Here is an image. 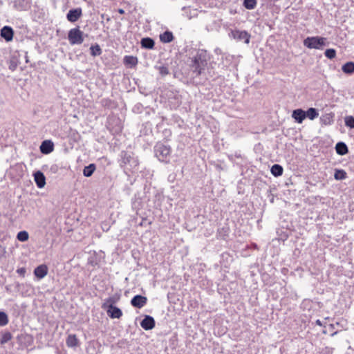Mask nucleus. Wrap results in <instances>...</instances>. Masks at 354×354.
Returning <instances> with one entry per match:
<instances>
[{
    "label": "nucleus",
    "mask_w": 354,
    "mask_h": 354,
    "mask_svg": "<svg viewBox=\"0 0 354 354\" xmlns=\"http://www.w3.org/2000/svg\"><path fill=\"white\" fill-rule=\"evenodd\" d=\"M305 114L306 118L312 120L317 118L319 115L317 110L315 108H309L306 111H305Z\"/></svg>",
    "instance_id": "obj_27"
},
{
    "label": "nucleus",
    "mask_w": 354,
    "mask_h": 354,
    "mask_svg": "<svg viewBox=\"0 0 354 354\" xmlns=\"http://www.w3.org/2000/svg\"><path fill=\"white\" fill-rule=\"evenodd\" d=\"M155 324L156 322L153 317L150 315H145L140 322V326L143 329L149 330L155 327Z\"/></svg>",
    "instance_id": "obj_10"
},
{
    "label": "nucleus",
    "mask_w": 354,
    "mask_h": 354,
    "mask_svg": "<svg viewBox=\"0 0 354 354\" xmlns=\"http://www.w3.org/2000/svg\"><path fill=\"white\" fill-rule=\"evenodd\" d=\"M106 310L108 315L112 319H114V318L119 319L122 316V310L119 308H118L115 306L113 307H111L109 308H107Z\"/></svg>",
    "instance_id": "obj_17"
},
{
    "label": "nucleus",
    "mask_w": 354,
    "mask_h": 354,
    "mask_svg": "<svg viewBox=\"0 0 354 354\" xmlns=\"http://www.w3.org/2000/svg\"><path fill=\"white\" fill-rule=\"evenodd\" d=\"M315 324L317 325H318V326H322V322L319 319H317L316 322H315Z\"/></svg>",
    "instance_id": "obj_40"
},
{
    "label": "nucleus",
    "mask_w": 354,
    "mask_h": 354,
    "mask_svg": "<svg viewBox=\"0 0 354 354\" xmlns=\"http://www.w3.org/2000/svg\"><path fill=\"white\" fill-rule=\"evenodd\" d=\"M335 150L337 154L344 156L348 152L347 145L343 142H339L336 144Z\"/></svg>",
    "instance_id": "obj_18"
},
{
    "label": "nucleus",
    "mask_w": 354,
    "mask_h": 354,
    "mask_svg": "<svg viewBox=\"0 0 354 354\" xmlns=\"http://www.w3.org/2000/svg\"><path fill=\"white\" fill-rule=\"evenodd\" d=\"M118 12L121 15L124 13V10L122 8L118 9Z\"/></svg>",
    "instance_id": "obj_41"
},
{
    "label": "nucleus",
    "mask_w": 354,
    "mask_h": 354,
    "mask_svg": "<svg viewBox=\"0 0 354 354\" xmlns=\"http://www.w3.org/2000/svg\"><path fill=\"white\" fill-rule=\"evenodd\" d=\"M208 55L207 50L198 49L194 57L192 58L190 67L191 77L192 79H196L203 76V79L207 80L205 75V67L207 65Z\"/></svg>",
    "instance_id": "obj_1"
},
{
    "label": "nucleus",
    "mask_w": 354,
    "mask_h": 354,
    "mask_svg": "<svg viewBox=\"0 0 354 354\" xmlns=\"http://www.w3.org/2000/svg\"><path fill=\"white\" fill-rule=\"evenodd\" d=\"M334 178L337 180H344L347 178V174L344 169H335Z\"/></svg>",
    "instance_id": "obj_28"
},
{
    "label": "nucleus",
    "mask_w": 354,
    "mask_h": 354,
    "mask_svg": "<svg viewBox=\"0 0 354 354\" xmlns=\"http://www.w3.org/2000/svg\"><path fill=\"white\" fill-rule=\"evenodd\" d=\"M66 343L68 347L73 348L78 345L79 340L75 335H69L66 339Z\"/></svg>",
    "instance_id": "obj_22"
},
{
    "label": "nucleus",
    "mask_w": 354,
    "mask_h": 354,
    "mask_svg": "<svg viewBox=\"0 0 354 354\" xmlns=\"http://www.w3.org/2000/svg\"><path fill=\"white\" fill-rule=\"evenodd\" d=\"M39 149L43 154H48L54 150V144L51 140H46L41 142Z\"/></svg>",
    "instance_id": "obj_12"
},
{
    "label": "nucleus",
    "mask_w": 354,
    "mask_h": 354,
    "mask_svg": "<svg viewBox=\"0 0 354 354\" xmlns=\"http://www.w3.org/2000/svg\"><path fill=\"white\" fill-rule=\"evenodd\" d=\"M68 39L71 45H79L83 43L84 32L79 27L72 28L68 33Z\"/></svg>",
    "instance_id": "obj_5"
},
{
    "label": "nucleus",
    "mask_w": 354,
    "mask_h": 354,
    "mask_svg": "<svg viewBox=\"0 0 354 354\" xmlns=\"http://www.w3.org/2000/svg\"><path fill=\"white\" fill-rule=\"evenodd\" d=\"M158 68L160 74L162 76H165L169 73V68L167 66H159Z\"/></svg>",
    "instance_id": "obj_35"
},
{
    "label": "nucleus",
    "mask_w": 354,
    "mask_h": 354,
    "mask_svg": "<svg viewBox=\"0 0 354 354\" xmlns=\"http://www.w3.org/2000/svg\"><path fill=\"white\" fill-rule=\"evenodd\" d=\"M120 167H124L129 165L132 169H135L138 166V160L131 153L122 151L120 153Z\"/></svg>",
    "instance_id": "obj_4"
},
{
    "label": "nucleus",
    "mask_w": 354,
    "mask_h": 354,
    "mask_svg": "<svg viewBox=\"0 0 354 354\" xmlns=\"http://www.w3.org/2000/svg\"><path fill=\"white\" fill-rule=\"evenodd\" d=\"M345 125L351 129H354V117L353 116H346L344 118Z\"/></svg>",
    "instance_id": "obj_33"
},
{
    "label": "nucleus",
    "mask_w": 354,
    "mask_h": 354,
    "mask_svg": "<svg viewBox=\"0 0 354 354\" xmlns=\"http://www.w3.org/2000/svg\"><path fill=\"white\" fill-rule=\"evenodd\" d=\"M173 33L170 31H165L160 35V39L163 43H169L174 40Z\"/></svg>",
    "instance_id": "obj_21"
},
{
    "label": "nucleus",
    "mask_w": 354,
    "mask_h": 354,
    "mask_svg": "<svg viewBox=\"0 0 354 354\" xmlns=\"http://www.w3.org/2000/svg\"><path fill=\"white\" fill-rule=\"evenodd\" d=\"M12 336L10 332H4L1 334V338L0 339V344H4L12 339Z\"/></svg>",
    "instance_id": "obj_29"
},
{
    "label": "nucleus",
    "mask_w": 354,
    "mask_h": 354,
    "mask_svg": "<svg viewBox=\"0 0 354 354\" xmlns=\"http://www.w3.org/2000/svg\"><path fill=\"white\" fill-rule=\"evenodd\" d=\"M270 171L274 176L279 177L283 174V169L280 165L274 164L272 166Z\"/></svg>",
    "instance_id": "obj_25"
},
{
    "label": "nucleus",
    "mask_w": 354,
    "mask_h": 354,
    "mask_svg": "<svg viewBox=\"0 0 354 354\" xmlns=\"http://www.w3.org/2000/svg\"><path fill=\"white\" fill-rule=\"evenodd\" d=\"M124 64L131 67L135 66L138 64V59L136 57L126 55L124 57Z\"/></svg>",
    "instance_id": "obj_23"
},
{
    "label": "nucleus",
    "mask_w": 354,
    "mask_h": 354,
    "mask_svg": "<svg viewBox=\"0 0 354 354\" xmlns=\"http://www.w3.org/2000/svg\"><path fill=\"white\" fill-rule=\"evenodd\" d=\"M229 36L237 41L243 40L247 44L250 43V35L245 30H232Z\"/></svg>",
    "instance_id": "obj_6"
},
{
    "label": "nucleus",
    "mask_w": 354,
    "mask_h": 354,
    "mask_svg": "<svg viewBox=\"0 0 354 354\" xmlns=\"http://www.w3.org/2000/svg\"><path fill=\"white\" fill-rule=\"evenodd\" d=\"M153 149L156 157L160 162H167L169 161L171 152L169 145H166L162 142H157Z\"/></svg>",
    "instance_id": "obj_2"
},
{
    "label": "nucleus",
    "mask_w": 354,
    "mask_h": 354,
    "mask_svg": "<svg viewBox=\"0 0 354 354\" xmlns=\"http://www.w3.org/2000/svg\"><path fill=\"white\" fill-rule=\"evenodd\" d=\"M47 273L48 267L44 264L37 266L34 270L35 275L39 279L46 277Z\"/></svg>",
    "instance_id": "obj_16"
},
{
    "label": "nucleus",
    "mask_w": 354,
    "mask_h": 354,
    "mask_svg": "<svg viewBox=\"0 0 354 354\" xmlns=\"http://www.w3.org/2000/svg\"><path fill=\"white\" fill-rule=\"evenodd\" d=\"M324 55L327 58L331 59L335 57L336 51L333 48H328L326 50V51L324 52Z\"/></svg>",
    "instance_id": "obj_34"
},
{
    "label": "nucleus",
    "mask_w": 354,
    "mask_h": 354,
    "mask_svg": "<svg viewBox=\"0 0 354 354\" xmlns=\"http://www.w3.org/2000/svg\"><path fill=\"white\" fill-rule=\"evenodd\" d=\"M257 0H244L243 6L246 9L252 10L257 6Z\"/></svg>",
    "instance_id": "obj_30"
},
{
    "label": "nucleus",
    "mask_w": 354,
    "mask_h": 354,
    "mask_svg": "<svg viewBox=\"0 0 354 354\" xmlns=\"http://www.w3.org/2000/svg\"><path fill=\"white\" fill-rule=\"evenodd\" d=\"M337 333V331H335L331 334V336H334Z\"/></svg>",
    "instance_id": "obj_44"
},
{
    "label": "nucleus",
    "mask_w": 354,
    "mask_h": 354,
    "mask_svg": "<svg viewBox=\"0 0 354 354\" xmlns=\"http://www.w3.org/2000/svg\"><path fill=\"white\" fill-rule=\"evenodd\" d=\"M0 35L6 41H10L13 39L14 31L10 26H5L1 28Z\"/></svg>",
    "instance_id": "obj_11"
},
{
    "label": "nucleus",
    "mask_w": 354,
    "mask_h": 354,
    "mask_svg": "<svg viewBox=\"0 0 354 354\" xmlns=\"http://www.w3.org/2000/svg\"><path fill=\"white\" fill-rule=\"evenodd\" d=\"M102 53V48L100 45L95 43L93 45H91L90 47V54L93 57L100 56Z\"/></svg>",
    "instance_id": "obj_26"
},
{
    "label": "nucleus",
    "mask_w": 354,
    "mask_h": 354,
    "mask_svg": "<svg viewBox=\"0 0 354 354\" xmlns=\"http://www.w3.org/2000/svg\"><path fill=\"white\" fill-rule=\"evenodd\" d=\"M222 59L226 61L227 63L232 61L234 59V57L233 55H229V54H224L222 57Z\"/></svg>",
    "instance_id": "obj_36"
},
{
    "label": "nucleus",
    "mask_w": 354,
    "mask_h": 354,
    "mask_svg": "<svg viewBox=\"0 0 354 354\" xmlns=\"http://www.w3.org/2000/svg\"><path fill=\"white\" fill-rule=\"evenodd\" d=\"M292 117L297 123L301 124L306 118L305 111L301 109H295L292 111Z\"/></svg>",
    "instance_id": "obj_15"
},
{
    "label": "nucleus",
    "mask_w": 354,
    "mask_h": 354,
    "mask_svg": "<svg viewBox=\"0 0 354 354\" xmlns=\"http://www.w3.org/2000/svg\"><path fill=\"white\" fill-rule=\"evenodd\" d=\"M326 38L322 37H308L304 40V45L310 49H322L326 46Z\"/></svg>",
    "instance_id": "obj_3"
},
{
    "label": "nucleus",
    "mask_w": 354,
    "mask_h": 354,
    "mask_svg": "<svg viewBox=\"0 0 354 354\" xmlns=\"http://www.w3.org/2000/svg\"><path fill=\"white\" fill-rule=\"evenodd\" d=\"M17 273L20 274H24L25 272H26V269L24 268H19L17 270Z\"/></svg>",
    "instance_id": "obj_38"
},
{
    "label": "nucleus",
    "mask_w": 354,
    "mask_h": 354,
    "mask_svg": "<svg viewBox=\"0 0 354 354\" xmlns=\"http://www.w3.org/2000/svg\"><path fill=\"white\" fill-rule=\"evenodd\" d=\"M96 169V165L94 163H91L88 166H85L83 169V175L85 177L91 176Z\"/></svg>",
    "instance_id": "obj_20"
},
{
    "label": "nucleus",
    "mask_w": 354,
    "mask_h": 354,
    "mask_svg": "<svg viewBox=\"0 0 354 354\" xmlns=\"http://www.w3.org/2000/svg\"><path fill=\"white\" fill-rule=\"evenodd\" d=\"M119 299L120 296L118 295L109 297L104 300V302L102 305V308L104 309H107L111 307H113L114 306V304L119 301Z\"/></svg>",
    "instance_id": "obj_13"
},
{
    "label": "nucleus",
    "mask_w": 354,
    "mask_h": 354,
    "mask_svg": "<svg viewBox=\"0 0 354 354\" xmlns=\"http://www.w3.org/2000/svg\"><path fill=\"white\" fill-rule=\"evenodd\" d=\"M17 238L19 241L24 242L28 239L29 235L26 231H21L17 234Z\"/></svg>",
    "instance_id": "obj_32"
},
{
    "label": "nucleus",
    "mask_w": 354,
    "mask_h": 354,
    "mask_svg": "<svg viewBox=\"0 0 354 354\" xmlns=\"http://www.w3.org/2000/svg\"><path fill=\"white\" fill-rule=\"evenodd\" d=\"M221 231H223L225 233H227V231H228V230H227V229H225V227H223V228L221 230Z\"/></svg>",
    "instance_id": "obj_42"
},
{
    "label": "nucleus",
    "mask_w": 354,
    "mask_h": 354,
    "mask_svg": "<svg viewBox=\"0 0 354 354\" xmlns=\"http://www.w3.org/2000/svg\"><path fill=\"white\" fill-rule=\"evenodd\" d=\"M335 325L339 326V322H336L335 324H329V326H328L329 329L331 330H333L335 328H336Z\"/></svg>",
    "instance_id": "obj_37"
},
{
    "label": "nucleus",
    "mask_w": 354,
    "mask_h": 354,
    "mask_svg": "<svg viewBox=\"0 0 354 354\" xmlns=\"http://www.w3.org/2000/svg\"><path fill=\"white\" fill-rule=\"evenodd\" d=\"M57 169V165H53L51 167H50V170L53 171V172H55Z\"/></svg>",
    "instance_id": "obj_39"
},
{
    "label": "nucleus",
    "mask_w": 354,
    "mask_h": 354,
    "mask_svg": "<svg viewBox=\"0 0 354 354\" xmlns=\"http://www.w3.org/2000/svg\"><path fill=\"white\" fill-rule=\"evenodd\" d=\"M147 302V298L140 295H135L131 300V304L132 306L141 308L146 305Z\"/></svg>",
    "instance_id": "obj_8"
},
{
    "label": "nucleus",
    "mask_w": 354,
    "mask_h": 354,
    "mask_svg": "<svg viewBox=\"0 0 354 354\" xmlns=\"http://www.w3.org/2000/svg\"><path fill=\"white\" fill-rule=\"evenodd\" d=\"M82 15V10L81 8L71 9L66 15V19L68 21L74 23L77 21Z\"/></svg>",
    "instance_id": "obj_7"
},
{
    "label": "nucleus",
    "mask_w": 354,
    "mask_h": 354,
    "mask_svg": "<svg viewBox=\"0 0 354 354\" xmlns=\"http://www.w3.org/2000/svg\"><path fill=\"white\" fill-rule=\"evenodd\" d=\"M322 121H324V123L325 124H327L328 123L326 122V120H324V118H321Z\"/></svg>",
    "instance_id": "obj_43"
},
{
    "label": "nucleus",
    "mask_w": 354,
    "mask_h": 354,
    "mask_svg": "<svg viewBox=\"0 0 354 354\" xmlns=\"http://www.w3.org/2000/svg\"><path fill=\"white\" fill-rule=\"evenodd\" d=\"M34 178L37 186L39 188H43L46 185V178L44 174L40 171H37L34 174Z\"/></svg>",
    "instance_id": "obj_14"
},
{
    "label": "nucleus",
    "mask_w": 354,
    "mask_h": 354,
    "mask_svg": "<svg viewBox=\"0 0 354 354\" xmlns=\"http://www.w3.org/2000/svg\"><path fill=\"white\" fill-rule=\"evenodd\" d=\"M8 323V317L6 313L0 311V326H4Z\"/></svg>",
    "instance_id": "obj_31"
},
{
    "label": "nucleus",
    "mask_w": 354,
    "mask_h": 354,
    "mask_svg": "<svg viewBox=\"0 0 354 354\" xmlns=\"http://www.w3.org/2000/svg\"><path fill=\"white\" fill-rule=\"evenodd\" d=\"M32 0H16L14 7L19 11H26L31 8Z\"/></svg>",
    "instance_id": "obj_9"
},
{
    "label": "nucleus",
    "mask_w": 354,
    "mask_h": 354,
    "mask_svg": "<svg viewBox=\"0 0 354 354\" xmlns=\"http://www.w3.org/2000/svg\"><path fill=\"white\" fill-rule=\"evenodd\" d=\"M141 46L147 49H152L154 46V41L149 37L142 38L140 41Z\"/></svg>",
    "instance_id": "obj_19"
},
{
    "label": "nucleus",
    "mask_w": 354,
    "mask_h": 354,
    "mask_svg": "<svg viewBox=\"0 0 354 354\" xmlns=\"http://www.w3.org/2000/svg\"><path fill=\"white\" fill-rule=\"evenodd\" d=\"M342 71L348 75H351L354 73V62H348L342 66Z\"/></svg>",
    "instance_id": "obj_24"
}]
</instances>
